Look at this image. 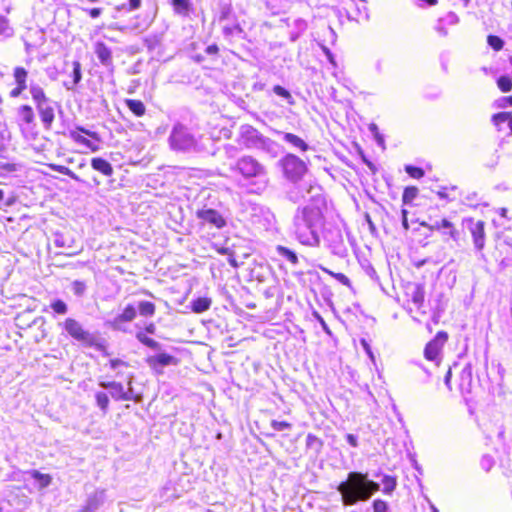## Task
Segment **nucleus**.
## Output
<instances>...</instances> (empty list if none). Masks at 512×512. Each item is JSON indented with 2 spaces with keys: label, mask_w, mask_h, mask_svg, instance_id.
I'll return each instance as SVG.
<instances>
[{
  "label": "nucleus",
  "mask_w": 512,
  "mask_h": 512,
  "mask_svg": "<svg viewBox=\"0 0 512 512\" xmlns=\"http://www.w3.org/2000/svg\"><path fill=\"white\" fill-rule=\"evenodd\" d=\"M30 94L36 106L50 101L44 90L37 84L30 85Z\"/></svg>",
  "instance_id": "bb28decb"
},
{
  "label": "nucleus",
  "mask_w": 512,
  "mask_h": 512,
  "mask_svg": "<svg viewBox=\"0 0 512 512\" xmlns=\"http://www.w3.org/2000/svg\"><path fill=\"white\" fill-rule=\"evenodd\" d=\"M382 484H383L382 492L384 494L390 495L396 489L397 480L393 476L385 475L382 479Z\"/></svg>",
  "instance_id": "473e14b6"
},
{
  "label": "nucleus",
  "mask_w": 512,
  "mask_h": 512,
  "mask_svg": "<svg viewBox=\"0 0 512 512\" xmlns=\"http://www.w3.org/2000/svg\"><path fill=\"white\" fill-rule=\"evenodd\" d=\"M38 114L41 118L45 129H50L54 122V108L51 105V101L36 106Z\"/></svg>",
  "instance_id": "2eb2a0df"
},
{
  "label": "nucleus",
  "mask_w": 512,
  "mask_h": 512,
  "mask_svg": "<svg viewBox=\"0 0 512 512\" xmlns=\"http://www.w3.org/2000/svg\"><path fill=\"white\" fill-rule=\"evenodd\" d=\"M133 379H134L133 374H130L128 376V381H127L128 388L126 391L124 390V394H126L127 397H129L127 401L133 400L134 402L139 403L142 401V395H140V394L135 395L134 389L132 386Z\"/></svg>",
  "instance_id": "f704fd0d"
},
{
  "label": "nucleus",
  "mask_w": 512,
  "mask_h": 512,
  "mask_svg": "<svg viewBox=\"0 0 512 512\" xmlns=\"http://www.w3.org/2000/svg\"><path fill=\"white\" fill-rule=\"evenodd\" d=\"M236 168L245 178H256L266 175L265 167L251 156L241 157L237 161Z\"/></svg>",
  "instance_id": "423d86ee"
},
{
  "label": "nucleus",
  "mask_w": 512,
  "mask_h": 512,
  "mask_svg": "<svg viewBox=\"0 0 512 512\" xmlns=\"http://www.w3.org/2000/svg\"><path fill=\"white\" fill-rule=\"evenodd\" d=\"M497 84L503 92H509L512 89V80L508 76H501L498 79Z\"/></svg>",
  "instance_id": "a18cd8bd"
},
{
  "label": "nucleus",
  "mask_w": 512,
  "mask_h": 512,
  "mask_svg": "<svg viewBox=\"0 0 512 512\" xmlns=\"http://www.w3.org/2000/svg\"><path fill=\"white\" fill-rule=\"evenodd\" d=\"M86 12L89 13V15L92 18H97L101 15L102 9L101 8H92V9H85Z\"/></svg>",
  "instance_id": "052dcab7"
},
{
  "label": "nucleus",
  "mask_w": 512,
  "mask_h": 512,
  "mask_svg": "<svg viewBox=\"0 0 512 512\" xmlns=\"http://www.w3.org/2000/svg\"><path fill=\"white\" fill-rule=\"evenodd\" d=\"M323 271L328 273L329 275H331L332 277H334L335 279H337L340 283H342L343 285L345 286H350L351 285V282L349 280V278L344 275L343 273H334L326 268H323Z\"/></svg>",
  "instance_id": "de8ad7c7"
},
{
  "label": "nucleus",
  "mask_w": 512,
  "mask_h": 512,
  "mask_svg": "<svg viewBox=\"0 0 512 512\" xmlns=\"http://www.w3.org/2000/svg\"><path fill=\"white\" fill-rule=\"evenodd\" d=\"M27 88V86L17 85L14 89L10 91V97L17 98L21 95V93Z\"/></svg>",
  "instance_id": "13d9d810"
},
{
  "label": "nucleus",
  "mask_w": 512,
  "mask_h": 512,
  "mask_svg": "<svg viewBox=\"0 0 512 512\" xmlns=\"http://www.w3.org/2000/svg\"><path fill=\"white\" fill-rule=\"evenodd\" d=\"M73 71H72V81L71 82H64L63 85L67 90H74L76 85L81 81L82 79V71H81V64L79 61H73L72 63Z\"/></svg>",
  "instance_id": "5701e85b"
},
{
  "label": "nucleus",
  "mask_w": 512,
  "mask_h": 512,
  "mask_svg": "<svg viewBox=\"0 0 512 512\" xmlns=\"http://www.w3.org/2000/svg\"><path fill=\"white\" fill-rule=\"evenodd\" d=\"M411 298H412V301L413 303L417 306V307H420L421 304L423 303L424 301V293L422 291V289L415 285L413 287V291H412V294H411Z\"/></svg>",
  "instance_id": "a19ab883"
},
{
  "label": "nucleus",
  "mask_w": 512,
  "mask_h": 512,
  "mask_svg": "<svg viewBox=\"0 0 512 512\" xmlns=\"http://www.w3.org/2000/svg\"><path fill=\"white\" fill-rule=\"evenodd\" d=\"M312 190V186L304 187L303 185L296 183L287 191V197L293 203H298L301 200L305 199V192L310 193L312 192Z\"/></svg>",
  "instance_id": "a211bd4d"
},
{
  "label": "nucleus",
  "mask_w": 512,
  "mask_h": 512,
  "mask_svg": "<svg viewBox=\"0 0 512 512\" xmlns=\"http://www.w3.org/2000/svg\"><path fill=\"white\" fill-rule=\"evenodd\" d=\"M447 26H448L447 19L445 17H440L437 20V22L434 26V29L439 34V36L445 37L447 34Z\"/></svg>",
  "instance_id": "79ce46f5"
},
{
  "label": "nucleus",
  "mask_w": 512,
  "mask_h": 512,
  "mask_svg": "<svg viewBox=\"0 0 512 512\" xmlns=\"http://www.w3.org/2000/svg\"><path fill=\"white\" fill-rule=\"evenodd\" d=\"M71 290L74 295L82 297L87 290V284L84 281L75 280L71 283Z\"/></svg>",
  "instance_id": "ea45409f"
},
{
  "label": "nucleus",
  "mask_w": 512,
  "mask_h": 512,
  "mask_svg": "<svg viewBox=\"0 0 512 512\" xmlns=\"http://www.w3.org/2000/svg\"><path fill=\"white\" fill-rule=\"evenodd\" d=\"M91 166L94 170L101 172L105 176H111L113 174L112 165L105 159L96 157L91 160Z\"/></svg>",
  "instance_id": "412c9836"
},
{
  "label": "nucleus",
  "mask_w": 512,
  "mask_h": 512,
  "mask_svg": "<svg viewBox=\"0 0 512 512\" xmlns=\"http://www.w3.org/2000/svg\"><path fill=\"white\" fill-rule=\"evenodd\" d=\"M271 427L275 430V431H283L285 429H289L291 428V424L286 422V421H277V420H272L271 422Z\"/></svg>",
  "instance_id": "864d4df0"
},
{
  "label": "nucleus",
  "mask_w": 512,
  "mask_h": 512,
  "mask_svg": "<svg viewBox=\"0 0 512 512\" xmlns=\"http://www.w3.org/2000/svg\"><path fill=\"white\" fill-rule=\"evenodd\" d=\"M127 107L138 117L145 114L146 108L142 101L135 99L125 100Z\"/></svg>",
  "instance_id": "2f4dec72"
},
{
  "label": "nucleus",
  "mask_w": 512,
  "mask_h": 512,
  "mask_svg": "<svg viewBox=\"0 0 512 512\" xmlns=\"http://www.w3.org/2000/svg\"><path fill=\"white\" fill-rule=\"evenodd\" d=\"M325 240L328 242L332 252L336 255L343 256L346 253L342 233L339 229H330L325 232Z\"/></svg>",
  "instance_id": "f8f14e48"
},
{
  "label": "nucleus",
  "mask_w": 512,
  "mask_h": 512,
  "mask_svg": "<svg viewBox=\"0 0 512 512\" xmlns=\"http://www.w3.org/2000/svg\"><path fill=\"white\" fill-rule=\"evenodd\" d=\"M314 443L319 444V446L322 445L321 441L316 436L309 434L307 436V445L312 446Z\"/></svg>",
  "instance_id": "680f3d73"
},
{
  "label": "nucleus",
  "mask_w": 512,
  "mask_h": 512,
  "mask_svg": "<svg viewBox=\"0 0 512 512\" xmlns=\"http://www.w3.org/2000/svg\"><path fill=\"white\" fill-rule=\"evenodd\" d=\"M15 34V30L10 23V20L0 14V40H6L12 38Z\"/></svg>",
  "instance_id": "393cba45"
},
{
  "label": "nucleus",
  "mask_w": 512,
  "mask_h": 512,
  "mask_svg": "<svg viewBox=\"0 0 512 512\" xmlns=\"http://www.w3.org/2000/svg\"><path fill=\"white\" fill-rule=\"evenodd\" d=\"M135 307L136 312L138 311L139 314L144 317H152L156 310L154 303L149 301H140Z\"/></svg>",
  "instance_id": "c85d7f7f"
},
{
  "label": "nucleus",
  "mask_w": 512,
  "mask_h": 512,
  "mask_svg": "<svg viewBox=\"0 0 512 512\" xmlns=\"http://www.w3.org/2000/svg\"><path fill=\"white\" fill-rule=\"evenodd\" d=\"M171 5L174 13L183 17L188 16L192 9L190 0H172Z\"/></svg>",
  "instance_id": "4be33fe9"
},
{
  "label": "nucleus",
  "mask_w": 512,
  "mask_h": 512,
  "mask_svg": "<svg viewBox=\"0 0 512 512\" xmlns=\"http://www.w3.org/2000/svg\"><path fill=\"white\" fill-rule=\"evenodd\" d=\"M361 344H362L363 348L365 349L366 353L373 360L374 359L373 353L371 351V348H370L369 344L366 342V340H364V339L361 340Z\"/></svg>",
  "instance_id": "338daca9"
},
{
  "label": "nucleus",
  "mask_w": 512,
  "mask_h": 512,
  "mask_svg": "<svg viewBox=\"0 0 512 512\" xmlns=\"http://www.w3.org/2000/svg\"><path fill=\"white\" fill-rule=\"evenodd\" d=\"M97 406L106 413L109 406V398L105 392L99 391L95 395Z\"/></svg>",
  "instance_id": "e433bc0d"
},
{
  "label": "nucleus",
  "mask_w": 512,
  "mask_h": 512,
  "mask_svg": "<svg viewBox=\"0 0 512 512\" xmlns=\"http://www.w3.org/2000/svg\"><path fill=\"white\" fill-rule=\"evenodd\" d=\"M18 115L20 116L21 120L26 123L27 125H30L34 122L35 116L34 112L31 106L29 105H22L18 108Z\"/></svg>",
  "instance_id": "7c9ffc66"
},
{
  "label": "nucleus",
  "mask_w": 512,
  "mask_h": 512,
  "mask_svg": "<svg viewBox=\"0 0 512 512\" xmlns=\"http://www.w3.org/2000/svg\"><path fill=\"white\" fill-rule=\"evenodd\" d=\"M346 440L352 447H358V437L356 435L347 434Z\"/></svg>",
  "instance_id": "bf43d9fd"
},
{
  "label": "nucleus",
  "mask_w": 512,
  "mask_h": 512,
  "mask_svg": "<svg viewBox=\"0 0 512 512\" xmlns=\"http://www.w3.org/2000/svg\"><path fill=\"white\" fill-rule=\"evenodd\" d=\"M136 318V307L128 304L122 313L115 316L113 319L106 321V326L114 331L128 332V323Z\"/></svg>",
  "instance_id": "0eeeda50"
},
{
  "label": "nucleus",
  "mask_w": 512,
  "mask_h": 512,
  "mask_svg": "<svg viewBox=\"0 0 512 512\" xmlns=\"http://www.w3.org/2000/svg\"><path fill=\"white\" fill-rule=\"evenodd\" d=\"M446 340V332H438L436 337L426 345L424 350L425 358L429 361L435 362V364L438 366L442 360V357H440V353Z\"/></svg>",
  "instance_id": "6e6552de"
},
{
  "label": "nucleus",
  "mask_w": 512,
  "mask_h": 512,
  "mask_svg": "<svg viewBox=\"0 0 512 512\" xmlns=\"http://www.w3.org/2000/svg\"><path fill=\"white\" fill-rule=\"evenodd\" d=\"M405 171L409 174V176L416 178V179H419V178L423 177V175H424V171L421 168L411 166V165H407L405 167Z\"/></svg>",
  "instance_id": "09e8293b"
},
{
  "label": "nucleus",
  "mask_w": 512,
  "mask_h": 512,
  "mask_svg": "<svg viewBox=\"0 0 512 512\" xmlns=\"http://www.w3.org/2000/svg\"><path fill=\"white\" fill-rule=\"evenodd\" d=\"M418 192H419L418 189L414 186L405 188V190L403 192V196H402L403 203L411 204L413 202V200L417 197Z\"/></svg>",
  "instance_id": "58836bf2"
},
{
  "label": "nucleus",
  "mask_w": 512,
  "mask_h": 512,
  "mask_svg": "<svg viewBox=\"0 0 512 512\" xmlns=\"http://www.w3.org/2000/svg\"><path fill=\"white\" fill-rule=\"evenodd\" d=\"M283 174L293 184L298 183L307 171L304 161L294 154H287L280 161Z\"/></svg>",
  "instance_id": "39448f33"
},
{
  "label": "nucleus",
  "mask_w": 512,
  "mask_h": 512,
  "mask_svg": "<svg viewBox=\"0 0 512 512\" xmlns=\"http://www.w3.org/2000/svg\"><path fill=\"white\" fill-rule=\"evenodd\" d=\"M70 138L75 141L76 143L82 144L88 149H90L93 152H96L99 150V146L91 142L89 139L85 138L81 134H79L77 131H70L69 133Z\"/></svg>",
  "instance_id": "cd10ccee"
},
{
  "label": "nucleus",
  "mask_w": 512,
  "mask_h": 512,
  "mask_svg": "<svg viewBox=\"0 0 512 512\" xmlns=\"http://www.w3.org/2000/svg\"><path fill=\"white\" fill-rule=\"evenodd\" d=\"M323 225V213L316 204L298 209L294 216V233L298 241L306 246L320 244L319 230Z\"/></svg>",
  "instance_id": "f257e3e1"
},
{
  "label": "nucleus",
  "mask_w": 512,
  "mask_h": 512,
  "mask_svg": "<svg viewBox=\"0 0 512 512\" xmlns=\"http://www.w3.org/2000/svg\"><path fill=\"white\" fill-rule=\"evenodd\" d=\"M66 332L74 339L84 343H90L92 341L91 334L84 330L82 325L73 318H67L63 323Z\"/></svg>",
  "instance_id": "9d476101"
},
{
  "label": "nucleus",
  "mask_w": 512,
  "mask_h": 512,
  "mask_svg": "<svg viewBox=\"0 0 512 512\" xmlns=\"http://www.w3.org/2000/svg\"><path fill=\"white\" fill-rule=\"evenodd\" d=\"M237 142L247 149H260L265 151H270L275 145L272 140L264 137L251 125H242L240 127Z\"/></svg>",
  "instance_id": "7ed1b4c3"
},
{
  "label": "nucleus",
  "mask_w": 512,
  "mask_h": 512,
  "mask_svg": "<svg viewBox=\"0 0 512 512\" xmlns=\"http://www.w3.org/2000/svg\"><path fill=\"white\" fill-rule=\"evenodd\" d=\"M373 510H374V512H387L388 504H387V502H385L381 499H376L373 502Z\"/></svg>",
  "instance_id": "603ef678"
},
{
  "label": "nucleus",
  "mask_w": 512,
  "mask_h": 512,
  "mask_svg": "<svg viewBox=\"0 0 512 512\" xmlns=\"http://www.w3.org/2000/svg\"><path fill=\"white\" fill-rule=\"evenodd\" d=\"M500 102L501 107L512 106V96L503 97L500 99Z\"/></svg>",
  "instance_id": "0e129e2a"
},
{
  "label": "nucleus",
  "mask_w": 512,
  "mask_h": 512,
  "mask_svg": "<svg viewBox=\"0 0 512 512\" xmlns=\"http://www.w3.org/2000/svg\"><path fill=\"white\" fill-rule=\"evenodd\" d=\"M487 42L495 51H500L504 46V41L495 35H489L487 37Z\"/></svg>",
  "instance_id": "c03bdc74"
},
{
  "label": "nucleus",
  "mask_w": 512,
  "mask_h": 512,
  "mask_svg": "<svg viewBox=\"0 0 512 512\" xmlns=\"http://www.w3.org/2000/svg\"><path fill=\"white\" fill-rule=\"evenodd\" d=\"M273 92L276 95L284 98L289 105H293L295 103L291 93L287 89H285L284 87H282L280 85H275L273 87Z\"/></svg>",
  "instance_id": "4c0bfd02"
},
{
  "label": "nucleus",
  "mask_w": 512,
  "mask_h": 512,
  "mask_svg": "<svg viewBox=\"0 0 512 512\" xmlns=\"http://www.w3.org/2000/svg\"><path fill=\"white\" fill-rule=\"evenodd\" d=\"M109 365L112 369L117 370L116 376H122V372L120 368L125 367L127 368L129 364L121 359H111L109 361Z\"/></svg>",
  "instance_id": "49530a36"
},
{
  "label": "nucleus",
  "mask_w": 512,
  "mask_h": 512,
  "mask_svg": "<svg viewBox=\"0 0 512 512\" xmlns=\"http://www.w3.org/2000/svg\"><path fill=\"white\" fill-rule=\"evenodd\" d=\"M314 316L315 318L317 319V321L320 323L322 329L324 330V332L328 335H331V330L330 328L328 327L327 323L325 322V320L323 319V317L317 313V312H314Z\"/></svg>",
  "instance_id": "6e6d98bb"
},
{
  "label": "nucleus",
  "mask_w": 512,
  "mask_h": 512,
  "mask_svg": "<svg viewBox=\"0 0 512 512\" xmlns=\"http://www.w3.org/2000/svg\"><path fill=\"white\" fill-rule=\"evenodd\" d=\"M146 364L156 372H159L161 368L170 366V365H176L177 359L164 352H160L156 355L148 356L145 359Z\"/></svg>",
  "instance_id": "ddd939ff"
},
{
  "label": "nucleus",
  "mask_w": 512,
  "mask_h": 512,
  "mask_svg": "<svg viewBox=\"0 0 512 512\" xmlns=\"http://www.w3.org/2000/svg\"><path fill=\"white\" fill-rule=\"evenodd\" d=\"M192 310L195 313H203L207 311L211 306V299L206 297H199L192 301Z\"/></svg>",
  "instance_id": "c756f323"
},
{
  "label": "nucleus",
  "mask_w": 512,
  "mask_h": 512,
  "mask_svg": "<svg viewBox=\"0 0 512 512\" xmlns=\"http://www.w3.org/2000/svg\"><path fill=\"white\" fill-rule=\"evenodd\" d=\"M135 336H136V339L143 345L149 347L150 349H152L154 351H158V352L161 351L162 345L159 342H157L156 340L148 337L144 331H142V330L138 331Z\"/></svg>",
  "instance_id": "a878e982"
},
{
  "label": "nucleus",
  "mask_w": 512,
  "mask_h": 512,
  "mask_svg": "<svg viewBox=\"0 0 512 512\" xmlns=\"http://www.w3.org/2000/svg\"><path fill=\"white\" fill-rule=\"evenodd\" d=\"M105 500V491H95L86 500L85 505L82 507L80 512H94L96 511Z\"/></svg>",
  "instance_id": "dca6fc26"
},
{
  "label": "nucleus",
  "mask_w": 512,
  "mask_h": 512,
  "mask_svg": "<svg viewBox=\"0 0 512 512\" xmlns=\"http://www.w3.org/2000/svg\"><path fill=\"white\" fill-rule=\"evenodd\" d=\"M369 131L373 134L376 142L378 143V145L384 147V138L383 136L379 133V130H378V127L376 124L374 123H371L369 125Z\"/></svg>",
  "instance_id": "8fccbe9b"
},
{
  "label": "nucleus",
  "mask_w": 512,
  "mask_h": 512,
  "mask_svg": "<svg viewBox=\"0 0 512 512\" xmlns=\"http://www.w3.org/2000/svg\"><path fill=\"white\" fill-rule=\"evenodd\" d=\"M275 251L278 256L284 258L286 261L291 263L293 266H296L299 263L298 256L293 250H291L285 246H282V245H277L275 247Z\"/></svg>",
  "instance_id": "b1692460"
},
{
  "label": "nucleus",
  "mask_w": 512,
  "mask_h": 512,
  "mask_svg": "<svg viewBox=\"0 0 512 512\" xmlns=\"http://www.w3.org/2000/svg\"><path fill=\"white\" fill-rule=\"evenodd\" d=\"M277 134L281 135L282 139L285 142L291 144L293 147L300 149L301 151H307L309 148L308 144L302 138H300L299 136H297L295 134L281 132V131H277Z\"/></svg>",
  "instance_id": "aec40b11"
},
{
  "label": "nucleus",
  "mask_w": 512,
  "mask_h": 512,
  "mask_svg": "<svg viewBox=\"0 0 512 512\" xmlns=\"http://www.w3.org/2000/svg\"><path fill=\"white\" fill-rule=\"evenodd\" d=\"M48 166L51 170H53L55 172L66 175L75 181H80V178L71 169H69L66 166L57 165V164H49Z\"/></svg>",
  "instance_id": "c9c22d12"
},
{
  "label": "nucleus",
  "mask_w": 512,
  "mask_h": 512,
  "mask_svg": "<svg viewBox=\"0 0 512 512\" xmlns=\"http://www.w3.org/2000/svg\"><path fill=\"white\" fill-rule=\"evenodd\" d=\"M129 1V9L137 10L141 7V0H128Z\"/></svg>",
  "instance_id": "e2e57ef3"
},
{
  "label": "nucleus",
  "mask_w": 512,
  "mask_h": 512,
  "mask_svg": "<svg viewBox=\"0 0 512 512\" xmlns=\"http://www.w3.org/2000/svg\"><path fill=\"white\" fill-rule=\"evenodd\" d=\"M94 53L103 66L110 70L113 69L112 51L104 42L97 41L94 44Z\"/></svg>",
  "instance_id": "4468645a"
},
{
  "label": "nucleus",
  "mask_w": 512,
  "mask_h": 512,
  "mask_svg": "<svg viewBox=\"0 0 512 512\" xmlns=\"http://www.w3.org/2000/svg\"><path fill=\"white\" fill-rule=\"evenodd\" d=\"M145 333H148V334H155L156 332V325L153 323V322H150L149 324H147L145 326Z\"/></svg>",
  "instance_id": "774afa93"
},
{
  "label": "nucleus",
  "mask_w": 512,
  "mask_h": 512,
  "mask_svg": "<svg viewBox=\"0 0 512 512\" xmlns=\"http://www.w3.org/2000/svg\"><path fill=\"white\" fill-rule=\"evenodd\" d=\"M492 121L498 130H504L505 125L512 133V114L509 112H501L493 115Z\"/></svg>",
  "instance_id": "6ab92c4d"
},
{
  "label": "nucleus",
  "mask_w": 512,
  "mask_h": 512,
  "mask_svg": "<svg viewBox=\"0 0 512 512\" xmlns=\"http://www.w3.org/2000/svg\"><path fill=\"white\" fill-rule=\"evenodd\" d=\"M379 490L380 484L368 479V475L361 472H350L346 480L337 487L344 506H353L358 502L367 501Z\"/></svg>",
  "instance_id": "f03ea898"
},
{
  "label": "nucleus",
  "mask_w": 512,
  "mask_h": 512,
  "mask_svg": "<svg viewBox=\"0 0 512 512\" xmlns=\"http://www.w3.org/2000/svg\"><path fill=\"white\" fill-rule=\"evenodd\" d=\"M13 76L17 85L27 86L28 72L25 68L19 66L15 67Z\"/></svg>",
  "instance_id": "72a5a7b5"
},
{
  "label": "nucleus",
  "mask_w": 512,
  "mask_h": 512,
  "mask_svg": "<svg viewBox=\"0 0 512 512\" xmlns=\"http://www.w3.org/2000/svg\"><path fill=\"white\" fill-rule=\"evenodd\" d=\"M492 464H493V462H492L491 457H487V456L483 457L482 465H483V467H485L486 470H489L492 467Z\"/></svg>",
  "instance_id": "69168bd1"
},
{
  "label": "nucleus",
  "mask_w": 512,
  "mask_h": 512,
  "mask_svg": "<svg viewBox=\"0 0 512 512\" xmlns=\"http://www.w3.org/2000/svg\"><path fill=\"white\" fill-rule=\"evenodd\" d=\"M169 143L173 150L191 152L197 151V141L187 127L176 124L169 136Z\"/></svg>",
  "instance_id": "20e7f679"
},
{
  "label": "nucleus",
  "mask_w": 512,
  "mask_h": 512,
  "mask_svg": "<svg viewBox=\"0 0 512 512\" xmlns=\"http://www.w3.org/2000/svg\"><path fill=\"white\" fill-rule=\"evenodd\" d=\"M463 227L471 233L475 247L481 250L484 247L485 234H484V222L481 220L474 221L473 219H465L463 221Z\"/></svg>",
  "instance_id": "1a4fd4ad"
},
{
  "label": "nucleus",
  "mask_w": 512,
  "mask_h": 512,
  "mask_svg": "<svg viewBox=\"0 0 512 512\" xmlns=\"http://www.w3.org/2000/svg\"><path fill=\"white\" fill-rule=\"evenodd\" d=\"M33 476L39 481L40 486L43 488L47 487L51 483V477L47 474H41L40 472L35 471Z\"/></svg>",
  "instance_id": "3c124183"
},
{
  "label": "nucleus",
  "mask_w": 512,
  "mask_h": 512,
  "mask_svg": "<svg viewBox=\"0 0 512 512\" xmlns=\"http://www.w3.org/2000/svg\"><path fill=\"white\" fill-rule=\"evenodd\" d=\"M99 386L104 388V389H109L112 398H114L117 401L128 400V398H129V397H127L126 394H124V386L120 382H116V381L104 382V381H101V382H99Z\"/></svg>",
  "instance_id": "f3484780"
},
{
  "label": "nucleus",
  "mask_w": 512,
  "mask_h": 512,
  "mask_svg": "<svg viewBox=\"0 0 512 512\" xmlns=\"http://www.w3.org/2000/svg\"><path fill=\"white\" fill-rule=\"evenodd\" d=\"M74 131H77L79 134L80 133H83L97 141L100 140L99 136H98V133L94 132V131H91V130H88V129H85L84 127H76V129Z\"/></svg>",
  "instance_id": "5fc2aeb1"
},
{
  "label": "nucleus",
  "mask_w": 512,
  "mask_h": 512,
  "mask_svg": "<svg viewBox=\"0 0 512 512\" xmlns=\"http://www.w3.org/2000/svg\"><path fill=\"white\" fill-rule=\"evenodd\" d=\"M50 306L53 309V311L57 314L64 315L68 311L67 304L60 299L53 301Z\"/></svg>",
  "instance_id": "37998d69"
},
{
  "label": "nucleus",
  "mask_w": 512,
  "mask_h": 512,
  "mask_svg": "<svg viewBox=\"0 0 512 512\" xmlns=\"http://www.w3.org/2000/svg\"><path fill=\"white\" fill-rule=\"evenodd\" d=\"M4 195H5L4 191L0 189V209H2L3 207H9L14 203V201L12 199H7L5 201Z\"/></svg>",
  "instance_id": "4d7b16f0"
},
{
  "label": "nucleus",
  "mask_w": 512,
  "mask_h": 512,
  "mask_svg": "<svg viewBox=\"0 0 512 512\" xmlns=\"http://www.w3.org/2000/svg\"><path fill=\"white\" fill-rule=\"evenodd\" d=\"M196 217L203 223H208L218 229L223 228L226 225L224 217L214 209H198L196 211Z\"/></svg>",
  "instance_id": "9b49d317"
}]
</instances>
